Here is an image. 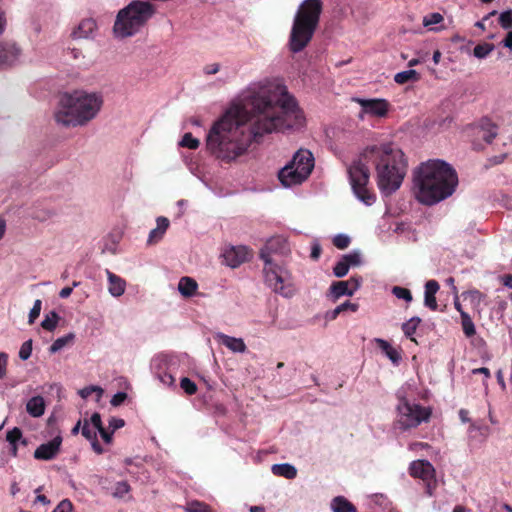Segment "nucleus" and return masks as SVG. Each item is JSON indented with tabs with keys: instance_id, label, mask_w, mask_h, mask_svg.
<instances>
[{
	"instance_id": "nucleus-1",
	"label": "nucleus",
	"mask_w": 512,
	"mask_h": 512,
	"mask_svg": "<svg viewBox=\"0 0 512 512\" xmlns=\"http://www.w3.org/2000/svg\"><path fill=\"white\" fill-rule=\"evenodd\" d=\"M304 123L302 110L284 85L252 83L210 128L206 147L215 158L230 163L264 135L299 129Z\"/></svg>"
},
{
	"instance_id": "nucleus-2",
	"label": "nucleus",
	"mask_w": 512,
	"mask_h": 512,
	"mask_svg": "<svg viewBox=\"0 0 512 512\" xmlns=\"http://www.w3.org/2000/svg\"><path fill=\"white\" fill-rule=\"evenodd\" d=\"M457 185L456 171L443 160H428L414 171V195L424 205L432 206L447 199Z\"/></svg>"
},
{
	"instance_id": "nucleus-3",
	"label": "nucleus",
	"mask_w": 512,
	"mask_h": 512,
	"mask_svg": "<svg viewBox=\"0 0 512 512\" xmlns=\"http://www.w3.org/2000/svg\"><path fill=\"white\" fill-rule=\"evenodd\" d=\"M103 103L99 91L76 89L63 93L54 113L55 121L65 127L85 126L97 117Z\"/></svg>"
},
{
	"instance_id": "nucleus-4",
	"label": "nucleus",
	"mask_w": 512,
	"mask_h": 512,
	"mask_svg": "<svg viewBox=\"0 0 512 512\" xmlns=\"http://www.w3.org/2000/svg\"><path fill=\"white\" fill-rule=\"evenodd\" d=\"M378 158L376 164L377 185L384 195L398 190L406 174L404 153L392 144L373 146L368 150Z\"/></svg>"
},
{
	"instance_id": "nucleus-5",
	"label": "nucleus",
	"mask_w": 512,
	"mask_h": 512,
	"mask_svg": "<svg viewBox=\"0 0 512 512\" xmlns=\"http://www.w3.org/2000/svg\"><path fill=\"white\" fill-rule=\"evenodd\" d=\"M322 12L321 0H304L295 14L289 48L293 53L301 52L311 41Z\"/></svg>"
},
{
	"instance_id": "nucleus-6",
	"label": "nucleus",
	"mask_w": 512,
	"mask_h": 512,
	"mask_svg": "<svg viewBox=\"0 0 512 512\" xmlns=\"http://www.w3.org/2000/svg\"><path fill=\"white\" fill-rule=\"evenodd\" d=\"M155 8L150 2L134 0L117 13L113 33L124 39L136 35L154 15Z\"/></svg>"
},
{
	"instance_id": "nucleus-7",
	"label": "nucleus",
	"mask_w": 512,
	"mask_h": 512,
	"mask_svg": "<svg viewBox=\"0 0 512 512\" xmlns=\"http://www.w3.org/2000/svg\"><path fill=\"white\" fill-rule=\"evenodd\" d=\"M409 389L410 387H401L396 394L398 404L395 426L401 431H407L422 423H427L432 415L430 407L422 406L409 398Z\"/></svg>"
},
{
	"instance_id": "nucleus-8",
	"label": "nucleus",
	"mask_w": 512,
	"mask_h": 512,
	"mask_svg": "<svg viewBox=\"0 0 512 512\" xmlns=\"http://www.w3.org/2000/svg\"><path fill=\"white\" fill-rule=\"evenodd\" d=\"M314 168V156L307 149H299L292 159L278 172V179L284 187L303 183Z\"/></svg>"
},
{
	"instance_id": "nucleus-9",
	"label": "nucleus",
	"mask_w": 512,
	"mask_h": 512,
	"mask_svg": "<svg viewBox=\"0 0 512 512\" xmlns=\"http://www.w3.org/2000/svg\"><path fill=\"white\" fill-rule=\"evenodd\" d=\"M264 282L274 293L292 298L296 294V286L291 271L282 261L263 263Z\"/></svg>"
},
{
	"instance_id": "nucleus-10",
	"label": "nucleus",
	"mask_w": 512,
	"mask_h": 512,
	"mask_svg": "<svg viewBox=\"0 0 512 512\" xmlns=\"http://www.w3.org/2000/svg\"><path fill=\"white\" fill-rule=\"evenodd\" d=\"M348 175L355 197L366 206L373 205L376 196L367 188L370 176L368 167L361 160H356L349 166Z\"/></svg>"
},
{
	"instance_id": "nucleus-11",
	"label": "nucleus",
	"mask_w": 512,
	"mask_h": 512,
	"mask_svg": "<svg viewBox=\"0 0 512 512\" xmlns=\"http://www.w3.org/2000/svg\"><path fill=\"white\" fill-rule=\"evenodd\" d=\"M291 253L289 242L284 236H274L267 240L263 248L260 250L259 257L263 263L269 261H280Z\"/></svg>"
},
{
	"instance_id": "nucleus-12",
	"label": "nucleus",
	"mask_w": 512,
	"mask_h": 512,
	"mask_svg": "<svg viewBox=\"0 0 512 512\" xmlns=\"http://www.w3.org/2000/svg\"><path fill=\"white\" fill-rule=\"evenodd\" d=\"M410 475L423 481L428 496H433L437 486L435 478V469L427 460H415L409 467Z\"/></svg>"
},
{
	"instance_id": "nucleus-13",
	"label": "nucleus",
	"mask_w": 512,
	"mask_h": 512,
	"mask_svg": "<svg viewBox=\"0 0 512 512\" xmlns=\"http://www.w3.org/2000/svg\"><path fill=\"white\" fill-rule=\"evenodd\" d=\"M356 103H358L361 107L360 117L363 118L364 115H370L374 117H384L389 109V103L387 100L382 98H354Z\"/></svg>"
},
{
	"instance_id": "nucleus-14",
	"label": "nucleus",
	"mask_w": 512,
	"mask_h": 512,
	"mask_svg": "<svg viewBox=\"0 0 512 512\" xmlns=\"http://www.w3.org/2000/svg\"><path fill=\"white\" fill-rule=\"evenodd\" d=\"M362 278L360 276H353L346 281H337L330 286V294L334 301L342 296H353L354 293L361 287Z\"/></svg>"
},
{
	"instance_id": "nucleus-15",
	"label": "nucleus",
	"mask_w": 512,
	"mask_h": 512,
	"mask_svg": "<svg viewBox=\"0 0 512 512\" xmlns=\"http://www.w3.org/2000/svg\"><path fill=\"white\" fill-rule=\"evenodd\" d=\"M249 257V250L246 246H232L223 253L224 262L231 268H237Z\"/></svg>"
},
{
	"instance_id": "nucleus-16",
	"label": "nucleus",
	"mask_w": 512,
	"mask_h": 512,
	"mask_svg": "<svg viewBox=\"0 0 512 512\" xmlns=\"http://www.w3.org/2000/svg\"><path fill=\"white\" fill-rule=\"evenodd\" d=\"M62 444V437L55 436L52 440L41 444L34 452V457L38 460H51L56 457Z\"/></svg>"
},
{
	"instance_id": "nucleus-17",
	"label": "nucleus",
	"mask_w": 512,
	"mask_h": 512,
	"mask_svg": "<svg viewBox=\"0 0 512 512\" xmlns=\"http://www.w3.org/2000/svg\"><path fill=\"white\" fill-rule=\"evenodd\" d=\"M105 273L107 276L109 294L115 298L121 297L126 291V281L109 269H106Z\"/></svg>"
},
{
	"instance_id": "nucleus-18",
	"label": "nucleus",
	"mask_w": 512,
	"mask_h": 512,
	"mask_svg": "<svg viewBox=\"0 0 512 512\" xmlns=\"http://www.w3.org/2000/svg\"><path fill=\"white\" fill-rule=\"evenodd\" d=\"M170 221L167 217L159 216L156 218V227L149 232L147 244L153 245L161 241L169 228Z\"/></svg>"
},
{
	"instance_id": "nucleus-19",
	"label": "nucleus",
	"mask_w": 512,
	"mask_h": 512,
	"mask_svg": "<svg viewBox=\"0 0 512 512\" xmlns=\"http://www.w3.org/2000/svg\"><path fill=\"white\" fill-rule=\"evenodd\" d=\"M97 29L95 20L88 18L82 20L72 31L71 36L74 39H88L93 37Z\"/></svg>"
},
{
	"instance_id": "nucleus-20",
	"label": "nucleus",
	"mask_w": 512,
	"mask_h": 512,
	"mask_svg": "<svg viewBox=\"0 0 512 512\" xmlns=\"http://www.w3.org/2000/svg\"><path fill=\"white\" fill-rule=\"evenodd\" d=\"M216 338L219 342L233 353H244L247 346L242 338L226 335L224 333H217Z\"/></svg>"
},
{
	"instance_id": "nucleus-21",
	"label": "nucleus",
	"mask_w": 512,
	"mask_h": 512,
	"mask_svg": "<svg viewBox=\"0 0 512 512\" xmlns=\"http://www.w3.org/2000/svg\"><path fill=\"white\" fill-rule=\"evenodd\" d=\"M19 56V49L15 44H0V67H5L15 63Z\"/></svg>"
},
{
	"instance_id": "nucleus-22",
	"label": "nucleus",
	"mask_w": 512,
	"mask_h": 512,
	"mask_svg": "<svg viewBox=\"0 0 512 512\" xmlns=\"http://www.w3.org/2000/svg\"><path fill=\"white\" fill-rule=\"evenodd\" d=\"M424 305L432 311H436L438 304L436 301V294L440 289V285L436 280H429L424 286Z\"/></svg>"
},
{
	"instance_id": "nucleus-23",
	"label": "nucleus",
	"mask_w": 512,
	"mask_h": 512,
	"mask_svg": "<svg viewBox=\"0 0 512 512\" xmlns=\"http://www.w3.org/2000/svg\"><path fill=\"white\" fill-rule=\"evenodd\" d=\"M374 342L378 345L383 354L393 363V365L398 366L400 364L402 357L398 349L392 347L388 341L382 338H375Z\"/></svg>"
},
{
	"instance_id": "nucleus-24",
	"label": "nucleus",
	"mask_w": 512,
	"mask_h": 512,
	"mask_svg": "<svg viewBox=\"0 0 512 512\" xmlns=\"http://www.w3.org/2000/svg\"><path fill=\"white\" fill-rule=\"evenodd\" d=\"M170 366H172L171 358L164 354L153 357L150 364L151 372L154 377L160 375L164 370H169Z\"/></svg>"
},
{
	"instance_id": "nucleus-25",
	"label": "nucleus",
	"mask_w": 512,
	"mask_h": 512,
	"mask_svg": "<svg viewBox=\"0 0 512 512\" xmlns=\"http://www.w3.org/2000/svg\"><path fill=\"white\" fill-rule=\"evenodd\" d=\"M271 472L275 476L284 477L288 480H292L297 476V469L290 463H278L271 466Z\"/></svg>"
},
{
	"instance_id": "nucleus-26",
	"label": "nucleus",
	"mask_w": 512,
	"mask_h": 512,
	"mask_svg": "<svg viewBox=\"0 0 512 512\" xmlns=\"http://www.w3.org/2000/svg\"><path fill=\"white\" fill-rule=\"evenodd\" d=\"M26 411L32 417H41L45 412V401L42 396H34L26 403Z\"/></svg>"
},
{
	"instance_id": "nucleus-27",
	"label": "nucleus",
	"mask_w": 512,
	"mask_h": 512,
	"mask_svg": "<svg viewBox=\"0 0 512 512\" xmlns=\"http://www.w3.org/2000/svg\"><path fill=\"white\" fill-rule=\"evenodd\" d=\"M197 289L198 284L193 278L185 276L179 280L178 291L183 297H192Z\"/></svg>"
},
{
	"instance_id": "nucleus-28",
	"label": "nucleus",
	"mask_w": 512,
	"mask_h": 512,
	"mask_svg": "<svg viewBox=\"0 0 512 512\" xmlns=\"http://www.w3.org/2000/svg\"><path fill=\"white\" fill-rule=\"evenodd\" d=\"M333 512H357L355 506L343 496H337L331 501Z\"/></svg>"
},
{
	"instance_id": "nucleus-29",
	"label": "nucleus",
	"mask_w": 512,
	"mask_h": 512,
	"mask_svg": "<svg viewBox=\"0 0 512 512\" xmlns=\"http://www.w3.org/2000/svg\"><path fill=\"white\" fill-rule=\"evenodd\" d=\"M75 339V334L70 332L62 337L57 338L49 347V352L55 354L62 350L65 346L72 344Z\"/></svg>"
},
{
	"instance_id": "nucleus-30",
	"label": "nucleus",
	"mask_w": 512,
	"mask_h": 512,
	"mask_svg": "<svg viewBox=\"0 0 512 512\" xmlns=\"http://www.w3.org/2000/svg\"><path fill=\"white\" fill-rule=\"evenodd\" d=\"M359 309V305L357 303H353V302H350V301H345L344 303L338 305L335 309L327 312L326 314V318L330 319V320H334L337 318V316L344 312V311H351V312H356L357 310Z\"/></svg>"
},
{
	"instance_id": "nucleus-31",
	"label": "nucleus",
	"mask_w": 512,
	"mask_h": 512,
	"mask_svg": "<svg viewBox=\"0 0 512 512\" xmlns=\"http://www.w3.org/2000/svg\"><path fill=\"white\" fill-rule=\"evenodd\" d=\"M418 79H419V74L414 69H409V70L398 72L394 76V81L398 84H405L409 81H417Z\"/></svg>"
},
{
	"instance_id": "nucleus-32",
	"label": "nucleus",
	"mask_w": 512,
	"mask_h": 512,
	"mask_svg": "<svg viewBox=\"0 0 512 512\" xmlns=\"http://www.w3.org/2000/svg\"><path fill=\"white\" fill-rule=\"evenodd\" d=\"M461 326L466 337H472L476 334L474 322L467 312H462Z\"/></svg>"
},
{
	"instance_id": "nucleus-33",
	"label": "nucleus",
	"mask_w": 512,
	"mask_h": 512,
	"mask_svg": "<svg viewBox=\"0 0 512 512\" xmlns=\"http://www.w3.org/2000/svg\"><path fill=\"white\" fill-rule=\"evenodd\" d=\"M103 389L100 386L90 385L79 390L78 394L83 398L87 399L90 395L95 393V401L99 402L103 396Z\"/></svg>"
},
{
	"instance_id": "nucleus-34",
	"label": "nucleus",
	"mask_w": 512,
	"mask_h": 512,
	"mask_svg": "<svg viewBox=\"0 0 512 512\" xmlns=\"http://www.w3.org/2000/svg\"><path fill=\"white\" fill-rule=\"evenodd\" d=\"M421 319L419 317H412L402 325V331L404 335L413 340V335L420 324Z\"/></svg>"
},
{
	"instance_id": "nucleus-35",
	"label": "nucleus",
	"mask_w": 512,
	"mask_h": 512,
	"mask_svg": "<svg viewBox=\"0 0 512 512\" xmlns=\"http://www.w3.org/2000/svg\"><path fill=\"white\" fill-rule=\"evenodd\" d=\"M58 321L59 315L55 311H51L41 321V326L45 330L53 331L57 327Z\"/></svg>"
},
{
	"instance_id": "nucleus-36",
	"label": "nucleus",
	"mask_w": 512,
	"mask_h": 512,
	"mask_svg": "<svg viewBox=\"0 0 512 512\" xmlns=\"http://www.w3.org/2000/svg\"><path fill=\"white\" fill-rule=\"evenodd\" d=\"M494 50L491 43L478 44L473 49V55L478 59H485Z\"/></svg>"
},
{
	"instance_id": "nucleus-37",
	"label": "nucleus",
	"mask_w": 512,
	"mask_h": 512,
	"mask_svg": "<svg viewBox=\"0 0 512 512\" xmlns=\"http://www.w3.org/2000/svg\"><path fill=\"white\" fill-rule=\"evenodd\" d=\"M341 257L350 268L360 266L362 263L361 253L356 250L344 254Z\"/></svg>"
},
{
	"instance_id": "nucleus-38",
	"label": "nucleus",
	"mask_w": 512,
	"mask_h": 512,
	"mask_svg": "<svg viewBox=\"0 0 512 512\" xmlns=\"http://www.w3.org/2000/svg\"><path fill=\"white\" fill-rule=\"evenodd\" d=\"M173 368L170 366L169 370H164L160 375L155 376L166 387L175 386V377L172 374Z\"/></svg>"
},
{
	"instance_id": "nucleus-39",
	"label": "nucleus",
	"mask_w": 512,
	"mask_h": 512,
	"mask_svg": "<svg viewBox=\"0 0 512 512\" xmlns=\"http://www.w3.org/2000/svg\"><path fill=\"white\" fill-rule=\"evenodd\" d=\"M6 441L9 444L21 442L23 445H26V440L22 437V431L18 427H14L13 429L9 430L6 434Z\"/></svg>"
},
{
	"instance_id": "nucleus-40",
	"label": "nucleus",
	"mask_w": 512,
	"mask_h": 512,
	"mask_svg": "<svg viewBox=\"0 0 512 512\" xmlns=\"http://www.w3.org/2000/svg\"><path fill=\"white\" fill-rule=\"evenodd\" d=\"M185 512H211L209 506L200 501H191L183 507Z\"/></svg>"
},
{
	"instance_id": "nucleus-41",
	"label": "nucleus",
	"mask_w": 512,
	"mask_h": 512,
	"mask_svg": "<svg viewBox=\"0 0 512 512\" xmlns=\"http://www.w3.org/2000/svg\"><path fill=\"white\" fill-rule=\"evenodd\" d=\"M391 292L396 298L404 300L407 303H410L413 300L411 291L407 288L394 286Z\"/></svg>"
},
{
	"instance_id": "nucleus-42",
	"label": "nucleus",
	"mask_w": 512,
	"mask_h": 512,
	"mask_svg": "<svg viewBox=\"0 0 512 512\" xmlns=\"http://www.w3.org/2000/svg\"><path fill=\"white\" fill-rule=\"evenodd\" d=\"M130 490L131 488L127 481H119L115 484L112 495L115 498H123Z\"/></svg>"
},
{
	"instance_id": "nucleus-43",
	"label": "nucleus",
	"mask_w": 512,
	"mask_h": 512,
	"mask_svg": "<svg viewBox=\"0 0 512 512\" xmlns=\"http://www.w3.org/2000/svg\"><path fill=\"white\" fill-rule=\"evenodd\" d=\"M443 21V16L438 13H430L423 18V25L429 27L431 30H435L433 25H437Z\"/></svg>"
},
{
	"instance_id": "nucleus-44",
	"label": "nucleus",
	"mask_w": 512,
	"mask_h": 512,
	"mask_svg": "<svg viewBox=\"0 0 512 512\" xmlns=\"http://www.w3.org/2000/svg\"><path fill=\"white\" fill-rule=\"evenodd\" d=\"M350 267L347 265V263L343 260L341 257L336 264L333 267V274L337 278H343L345 277L349 272Z\"/></svg>"
},
{
	"instance_id": "nucleus-45",
	"label": "nucleus",
	"mask_w": 512,
	"mask_h": 512,
	"mask_svg": "<svg viewBox=\"0 0 512 512\" xmlns=\"http://www.w3.org/2000/svg\"><path fill=\"white\" fill-rule=\"evenodd\" d=\"M179 145L189 149H196L199 146V140L193 137L191 133H185L179 142Z\"/></svg>"
},
{
	"instance_id": "nucleus-46",
	"label": "nucleus",
	"mask_w": 512,
	"mask_h": 512,
	"mask_svg": "<svg viewBox=\"0 0 512 512\" xmlns=\"http://www.w3.org/2000/svg\"><path fill=\"white\" fill-rule=\"evenodd\" d=\"M499 24L505 30L512 28V10L509 9L500 13Z\"/></svg>"
},
{
	"instance_id": "nucleus-47",
	"label": "nucleus",
	"mask_w": 512,
	"mask_h": 512,
	"mask_svg": "<svg viewBox=\"0 0 512 512\" xmlns=\"http://www.w3.org/2000/svg\"><path fill=\"white\" fill-rule=\"evenodd\" d=\"M98 431L95 430L93 427L89 426V421L87 419H84L83 425H82V435L89 441H93L97 438Z\"/></svg>"
},
{
	"instance_id": "nucleus-48",
	"label": "nucleus",
	"mask_w": 512,
	"mask_h": 512,
	"mask_svg": "<svg viewBox=\"0 0 512 512\" xmlns=\"http://www.w3.org/2000/svg\"><path fill=\"white\" fill-rule=\"evenodd\" d=\"M32 354V340L25 341L19 349V358L23 361L28 360Z\"/></svg>"
},
{
	"instance_id": "nucleus-49",
	"label": "nucleus",
	"mask_w": 512,
	"mask_h": 512,
	"mask_svg": "<svg viewBox=\"0 0 512 512\" xmlns=\"http://www.w3.org/2000/svg\"><path fill=\"white\" fill-rule=\"evenodd\" d=\"M42 307V301L37 299L34 301L33 307L31 308L28 316V323L33 324L35 320L39 317Z\"/></svg>"
},
{
	"instance_id": "nucleus-50",
	"label": "nucleus",
	"mask_w": 512,
	"mask_h": 512,
	"mask_svg": "<svg viewBox=\"0 0 512 512\" xmlns=\"http://www.w3.org/2000/svg\"><path fill=\"white\" fill-rule=\"evenodd\" d=\"M180 386L188 395H193L197 391L196 384L187 377L181 379Z\"/></svg>"
},
{
	"instance_id": "nucleus-51",
	"label": "nucleus",
	"mask_w": 512,
	"mask_h": 512,
	"mask_svg": "<svg viewBox=\"0 0 512 512\" xmlns=\"http://www.w3.org/2000/svg\"><path fill=\"white\" fill-rule=\"evenodd\" d=\"M333 244L338 248V249H345L348 247V245L350 244V237L346 234H337L334 238H333Z\"/></svg>"
},
{
	"instance_id": "nucleus-52",
	"label": "nucleus",
	"mask_w": 512,
	"mask_h": 512,
	"mask_svg": "<svg viewBox=\"0 0 512 512\" xmlns=\"http://www.w3.org/2000/svg\"><path fill=\"white\" fill-rule=\"evenodd\" d=\"M89 421V426L93 427L95 430L99 431L103 427L101 415L97 412L93 413L90 417V419H87Z\"/></svg>"
},
{
	"instance_id": "nucleus-53",
	"label": "nucleus",
	"mask_w": 512,
	"mask_h": 512,
	"mask_svg": "<svg viewBox=\"0 0 512 512\" xmlns=\"http://www.w3.org/2000/svg\"><path fill=\"white\" fill-rule=\"evenodd\" d=\"M73 505L69 499H63L53 510V512H72Z\"/></svg>"
},
{
	"instance_id": "nucleus-54",
	"label": "nucleus",
	"mask_w": 512,
	"mask_h": 512,
	"mask_svg": "<svg viewBox=\"0 0 512 512\" xmlns=\"http://www.w3.org/2000/svg\"><path fill=\"white\" fill-rule=\"evenodd\" d=\"M221 65L219 63H210L203 67V73L207 76L214 75L220 71Z\"/></svg>"
},
{
	"instance_id": "nucleus-55",
	"label": "nucleus",
	"mask_w": 512,
	"mask_h": 512,
	"mask_svg": "<svg viewBox=\"0 0 512 512\" xmlns=\"http://www.w3.org/2000/svg\"><path fill=\"white\" fill-rule=\"evenodd\" d=\"M127 399V394L125 392H117L113 395L110 400L112 406H119Z\"/></svg>"
},
{
	"instance_id": "nucleus-56",
	"label": "nucleus",
	"mask_w": 512,
	"mask_h": 512,
	"mask_svg": "<svg viewBox=\"0 0 512 512\" xmlns=\"http://www.w3.org/2000/svg\"><path fill=\"white\" fill-rule=\"evenodd\" d=\"M8 363V355L4 352L0 353V379L4 378L6 375Z\"/></svg>"
},
{
	"instance_id": "nucleus-57",
	"label": "nucleus",
	"mask_w": 512,
	"mask_h": 512,
	"mask_svg": "<svg viewBox=\"0 0 512 512\" xmlns=\"http://www.w3.org/2000/svg\"><path fill=\"white\" fill-rule=\"evenodd\" d=\"M472 374H482V375H484L483 385L485 386V389H487V387H488L487 380L491 376L490 370L488 368H486V367L476 368V369L472 370Z\"/></svg>"
},
{
	"instance_id": "nucleus-58",
	"label": "nucleus",
	"mask_w": 512,
	"mask_h": 512,
	"mask_svg": "<svg viewBox=\"0 0 512 512\" xmlns=\"http://www.w3.org/2000/svg\"><path fill=\"white\" fill-rule=\"evenodd\" d=\"M125 425V421L121 418L111 417L109 420V428L114 432L117 429L122 428Z\"/></svg>"
},
{
	"instance_id": "nucleus-59",
	"label": "nucleus",
	"mask_w": 512,
	"mask_h": 512,
	"mask_svg": "<svg viewBox=\"0 0 512 512\" xmlns=\"http://www.w3.org/2000/svg\"><path fill=\"white\" fill-rule=\"evenodd\" d=\"M98 433L100 434L101 438L103 439V441L106 444H111L112 443L113 433L114 432H112V431L109 432L105 428H101V430H99Z\"/></svg>"
},
{
	"instance_id": "nucleus-60",
	"label": "nucleus",
	"mask_w": 512,
	"mask_h": 512,
	"mask_svg": "<svg viewBox=\"0 0 512 512\" xmlns=\"http://www.w3.org/2000/svg\"><path fill=\"white\" fill-rule=\"evenodd\" d=\"M468 295L473 303H480L484 298V295L478 290L469 291Z\"/></svg>"
},
{
	"instance_id": "nucleus-61",
	"label": "nucleus",
	"mask_w": 512,
	"mask_h": 512,
	"mask_svg": "<svg viewBox=\"0 0 512 512\" xmlns=\"http://www.w3.org/2000/svg\"><path fill=\"white\" fill-rule=\"evenodd\" d=\"M67 56L74 60H79L80 58L83 57L81 50H79L77 48H68Z\"/></svg>"
},
{
	"instance_id": "nucleus-62",
	"label": "nucleus",
	"mask_w": 512,
	"mask_h": 512,
	"mask_svg": "<svg viewBox=\"0 0 512 512\" xmlns=\"http://www.w3.org/2000/svg\"><path fill=\"white\" fill-rule=\"evenodd\" d=\"M321 254V246L318 242H314L311 247V258L317 260Z\"/></svg>"
},
{
	"instance_id": "nucleus-63",
	"label": "nucleus",
	"mask_w": 512,
	"mask_h": 512,
	"mask_svg": "<svg viewBox=\"0 0 512 512\" xmlns=\"http://www.w3.org/2000/svg\"><path fill=\"white\" fill-rule=\"evenodd\" d=\"M497 136V128L493 126L484 136L483 139L487 143H491Z\"/></svg>"
},
{
	"instance_id": "nucleus-64",
	"label": "nucleus",
	"mask_w": 512,
	"mask_h": 512,
	"mask_svg": "<svg viewBox=\"0 0 512 512\" xmlns=\"http://www.w3.org/2000/svg\"><path fill=\"white\" fill-rule=\"evenodd\" d=\"M503 46L512 49V31H509L503 40Z\"/></svg>"
}]
</instances>
